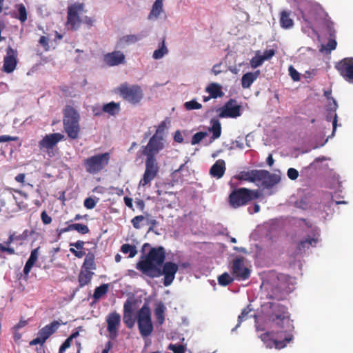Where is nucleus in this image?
<instances>
[{"mask_svg": "<svg viewBox=\"0 0 353 353\" xmlns=\"http://www.w3.org/2000/svg\"><path fill=\"white\" fill-rule=\"evenodd\" d=\"M280 25L283 28L289 29L294 26L293 20L290 17V12L282 11L280 17Z\"/></svg>", "mask_w": 353, "mask_h": 353, "instance_id": "nucleus-32", "label": "nucleus"}, {"mask_svg": "<svg viewBox=\"0 0 353 353\" xmlns=\"http://www.w3.org/2000/svg\"><path fill=\"white\" fill-rule=\"evenodd\" d=\"M123 323L128 328H132L135 323V320L133 318V312L132 304L129 301H127L123 305Z\"/></svg>", "mask_w": 353, "mask_h": 353, "instance_id": "nucleus-21", "label": "nucleus"}, {"mask_svg": "<svg viewBox=\"0 0 353 353\" xmlns=\"http://www.w3.org/2000/svg\"><path fill=\"white\" fill-rule=\"evenodd\" d=\"M260 170H252L250 171L240 172L235 177L238 180L255 183L257 179H261L263 172H259Z\"/></svg>", "mask_w": 353, "mask_h": 353, "instance_id": "nucleus-20", "label": "nucleus"}, {"mask_svg": "<svg viewBox=\"0 0 353 353\" xmlns=\"http://www.w3.org/2000/svg\"><path fill=\"white\" fill-rule=\"evenodd\" d=\"M39 247L32 250L30 253V256L26 261L24 268L23 273L25 275H28L30 272L32 268L34 266L36 261L38 260Z\"/></svg>", "mask_w": 353, "mask_h": 353, "instance_id": "nucleus-24", "label": "nucleus"}, {"mask_svg": "<svg viewBox=\"0 0 353 353\" xmlns=\"http://www.w3.org/2000/svg\"><path fill=\"white\" fill-rule=\"evenodd\" d=\"M59 325L60 323L57 321H53L50 324L46 325L39 331L38 336L32 340L30 342V345H43L51 335L57 332Z\"/></svg>", "mask_w": 353, "mask_h": 353, "instance_id": "nucleus-11", "label": "nucleus"}, {"mask_svg": "<svg viewBox=\"0 0 353 353\" xmlns=\"http://www.w3.org/2000/svg\"><path fill=\"white\" fill-rule=\"evenodd\" d=\"M266 305L268 307L266 314L269 321L274 324L279 333H285L286 341H292L294 327L288 307L276 301L268 302Z\"/></svg>", "mask_w": 353, "mask_h": 353, "instance_id": "nucleus-3", "label": "nucleus"}, {"mask_svg": "<svg viewBox=\"0 0 353 353\" xmlns=\"http://www.w3.org/2000/svg\"><path fill=\"white\" fill-rule=\"evenodd\" d=\"M69 250L72 254L79 259L82 258L85 254V252L82 251V250H76L74 248H70Z\"/></svg>", "mask_w": 353, "mask_h": 353, "instance_id": "nucleus-58", "label": "nucleus"}, {"mask_svg": "<svg viewBox=\"0 0 353 353\" xmlns=\"http://www.w3.org/2000/svg\"><path fill=\"white\" fill-rule=\"evenodd\" d=\"M207 136V132H199L195 133L192 138L191 143L192 145L198 144L203 139Z\"/></svg>", "mask_w": 353, "mask_h": 353, "instance_id": "nucleus-44", "label": "nucleus"}, {"mask_svg": "<svg viewBox=\"0 0 353 353\" xmlns=\"http://www.w3.org/2000/svg\"><path fill=\"white\" fill-rule=\"evenodd\" d=\"M72 341L68 337L65 339V341L61 345L59 353H64L65 350L68 348L71 345Z\"/></svg>", "mask_w": 353, "mask_h": 353, "instance_id": "nucleus-56", "label": "nucleus"}, {"mask_svg": "<svg viewBox=\"0 0 353 353\" xmlns=\"http://www.w3.org/2000/svg\"><path fill=\"white\" fill-rule=\"evenodd\" d=\"M143 37V34L125 35L120 39V42L125 44H132L142 39Z\"/></svg>", "mask_w": 353, "mask_h": 353, "instance_id": "nucleus-38", "label": "nucleus"}, {"mask_svg": "<svg viewBox=\"0 0 353 353\" xmlns=\"http://www.w3.org/2000/svg\"><path fill=\"white\" fill-rule=\"evenodd\" d=\"M41 219L43 224L48 225L52 222V218L47 214L46 211H43L41 214Z\"/></svg>", "mask_w": 353, "mask_h": 353, "instance_id": "nucleus-55", "label": "nucleus"}, {"mask_svg": "<svg viewBox=\"0 0 353 353\" xmlns=\"http://www.w3.org/2000/svg\"><path fill=\"white\" fill-rule=\"evenodd\" d=\"M165 307L163 303L160 302L157 304L154 309V315L159 325H162L165 321Z\"/></svg>", "mask_w": 353, "mask_h": 353, "instance_id": "nucleus-33", "label": "nucleus"}, {"mask_svg": "<svg viewBox=\"0 0 353 353\" xmlns=\"http://www.w3.org/2000/svg\"><path fill=\"white\" fill-rule=\"evenodd\" d=\"M116 93L125 101L136 105L139 103L143 97V90L139 85H130L125 82L121 83L116 89Z\"/></svg>", "mask_w": 353, "mask_h": 353, "instance_id": "nucleus-7", "label": "nucleus"}, {"mask_svg": "<svg viewBox=\"0 0 353 353\" xmlns=\"http://www.w3.org/2000/svg\"><path fill=\"white\" fill-rule=\"evenodd\" d=\"M184 107L188 110H199L202 108V105L198 103L195 99L187 101L184 103Z\"/></svg>", "mask_w": 353, "mask_h": 353, "instance_id": "nucleus-43", "label": "nucleus"}, {"mask_svg": "<svg viewBox=\"0 0 353 353\" xmlns=\"http://www.w3.org/2000/svg\"><path fill=\"white\" fill-rule=\"evenodd\" d=\"M39 43L41 46H42L44 48L45 50H49V39L46 36H41L39 38Z\"/></svg>", "mask_w": 353, "mask_h": 353, "instance_id": "nucleus-54", "label": "nucleus"}, {"mask_svg": "<svg viewBox=\"0 0 353 353\" xmlns=\"http://www.w3.org/2000/svg\"><path fill=\"white\" fill-rule=\"evenodd\" d=\"M287 175L291 180H295L299 176V172L294 168H289L287 172Z\"/></svg>", "mask_w": 353, "mask_h": 353, "instance_id": "nucleus-53", "label": "nucleus"}, {"mask_svg": "<svg viewBox=\"0 0 353 353\" xmlns=\"http://www.w3.org/2000/svg\"><path fill=\"white\" fill-rule=\"evenodd\" d=\"M319 234H314L312 237L308 236L305 239L301 241L298 245L297 249L299 251H305L306 249H309L310 246L314 247L319 241Z\"/></svg>", "mask_w": 353, "mask_h": 353, "instance_id": "nucleus-23", "label": "nucleus"}, {"mask_svg": "<svg viewBox=\"0 0 353 353\" xmlns=\"http://www.w3.org/2000/svg\"><path fill=\"white\" fill-rule=\"evenodd\" d=\"M135 204L141 211L144 210L145 205L143 200L138 199L135 201Z\"/></svg>", "mask_w": 353, "mask_h": 353, "instance_id": "nucleus-63", "label": "nucleus"}, {"mask_svg": "<svg viewBox=\"0 0 353 353\" xmlns=\"http://www.w3.org/2000/svg\"><path fill=\"white\" fill-rule=\"evenodd\" d=\"M277 334H279L278 332ZM279 337L283 339V340H277L274 339L273 332H270L261 334L260 338L261 341L264 343V344L266 345V347H272V346H275V347L277 349H281L285 347L287 343H288L291 341H286L285 333H279Z\"/></svg>", "mask_w": 353, "mask_h": 353, "instance_id": "nucleus-16", "label": "nucleus"}, {"mask_svg": "<svg viewBox=\"0 0 353 353\" xmlns=\"http://www.w3.org/2000/svg\"><path fill=\"white\" fill-rule=\"evenodd\" d=\"M166 129V123L163 121L158 125L156 132L150 138L147 145L141 147V154L145 158V169L139 181L140 186L149 184L158 175L159 167L156 157L164 148L161 136Z\"/></svg>", "mask_w": 353, "mask_h": 353, "instance_id": "nucleus-2", "label": "nucleus"}, {"mask_svg": "<svg viewBox=\"0 0 353 353\" xmlns=\"http://www.w3.org/2000/svg\"><path fill=\"white\" fill-rule=\"evenodd\" d=\"M220 118H236L241 116V105L234 99H230L217 110Z\"/></svg>", "mask_w": 353, "mask_h": 353, "instance_id": "nucleus-13", "label": "nucleus"}, {"mask_svg": "<svg viewBox=\"0 0 353 353\" xmlns=\"http://www.w3.org/2000/svg\"><path fill=\"white\" fill-rule=\"evenodd\" d=\"M250 311H251V310L249 309L248 307H245L242 310L241 314L238 317V324L236 325V327H238L240 325V324L241 323V322L245 319L247 315L249 314V312Z\"/></svg>", "mask_w": 353, "mask_h": 353, "instance_id": "nucleus-51", "label": "nucleus"}, {"mask_svg": "<svg viewBox=\"0 0 353 353\" xmlns=\"http://www.w3.org/2000/svg\"><path fill=\"white\" fill-rule=\"evenodd\" d=\"M109 289V285L104 283L101 285L99 287H97L94 290V294H93V299L94 300V302H97L99 301L103 296L107 294Z\"/></svg>", "mask_w": 353, "mask_h": 353, "instance_id": "nucleus-35", "label": "nucleus"}, {"mask_svg": "<svg viewBox=\"0 0 353 353\" xmlns=\"http://www.w3.org/2000/svg\"><path fill=\"white\" fill-rule=\"evenodd\" d=\"M19 140L18 137H11L9 135H1L0 136V143L3 142H8L11 141H17Z\"/></svg>", "mask_w": 353, "mask_h": 353, "instance_id": "nucleus-60", "label": "nucleus"}, {"mask_svg": "<svg viewBox=\"0 0 353 353\" xmlns=\"http://www.w3.org/2000/svg\"><path fill=\"white\" fill-rule=\"evenodd\" d=\"M17 12L14 13L12 17L23 24L28 19V12L26 6L23 3H18L15 5Z\"/></svg>", "mask_w": 353, "mask_h": 353, "instance_id": "nucleus-27", "label": "nucleus"}, {"mask_svg": "<svg viewBox=\"0 0 353 353\" xmlns=\"http://www.w3.org/2000/svg\"><path fill=\"white\" fill-rule=\"evenodd\" d=\"M163 0H155L148 16L149 19H157L160 16L163 10Z\"/></svg>", "mask_w": 353, "mask_h": 353, "instance_id": "nucleus-30", "label": "nucleus"}, {"mask_svg": "<svg viewBox=\"0 0 353 353\" xmlns=\"http://www.w3.org/2000/svg\"><path fill=\"white\" fill-rule=\"evenodd\" d=\"M259 172H263L261 179H257V181L262 182V186L266 189H270L280 181V177L274 174H270V172L264 170H260Z\"/></svg>", "mask_w": 353, "mask_h": 353, "instance_id": "nucleus-19", "label": "nucleus"}, {"mask_svg": "<svg viewBox=\"0 0 353 353\" xmlns=\"http://www.w3.org/2000/svg\"><path fill=\"white\" fill-rule=\"evenodd\" d=\"M121 251L124 254H129L130 258L134 257L137 254L136 246L128 243H125L121 245Z\"/></svg>", "mask_w": 353, "mask_h": 353, "instance_id": "nucleus-39", "label": "nucleus"}, {"mask_svg": "<svg viewBox=\"0 0 353 353\" xmlns=\"http://www.w3.org/2000/svg\"><path fill=\"white\" fill-rule=\"evenodd\" d=\"M103 61L108 66L119 65L125 62V55L121 51H113L104 55Z\"/></svg>", "mask_w": 353, "mask_h": 353, "instance_id": "nucleus-18", "label": "nucleus"}, {"mask_svg": "<svg viewBox=\"0 0 353 353\" xmlns=\"http://www.w3.org/2000/svg\"><path fill=\"white\" fill-rule=\"evenodd\" d=\"M260 72L259 70L254 72H247L241 78V86L244 89L249 88L252 83L258 78Z\"/></svg>", "mask_w": 353, "mask_h": 353, "instance_id": "nucleus-25", "label": "nucleus"}, {"mask_svg": "<svg viewBox=\"0 0 353 353\" xmlns=\"http://www.w3.org/2000/svg\"><path fill=\"white\" fill-rule=\"evenodd\" d=\"M110 159V154L109 152L100 153L84 159L83 165L87 172L96 174L108 166Z\"/></svg>", "mask_w": 353, "mask_h": 353, "instance_id": "nucleus-6", "label": "nucleus"}, {"mask_svg": "<svg viewBox=\"0 0 353 353\" xmlns=\"http://www.w3.org/2000/svg\"><path fill=\"white\" fill-rule=\"evenodd\" d=\"M287 294L285 291L281 290L279 287H275L268 294V298L272 300L281 301L286 299Z\"/></svg>", "mask_w": 353, "mask_h": 353, "instance_id": "nucleus-34", "label": "nucleus"}, {"mask_svg": "<svg viewBox=\"0 0 353 353\" xmlns=\"http://www.w3.org/2000/svg\"><path fill=\"white\" fill-rule=\"evenodd\" d=\"M174 140L176 142L179 143H183V137L179 130H177L175 132L174 136Z\"/></svg>", "mask_w": 353, "mask_h": 353, "instance_id": "nucleus-62", "label": "nucleus"}, {"mask_svg": "<svg viewBox=\"0 0 353 353\" xmlns=\"http://www.w3.org/2000/svg\"><path fill=\"white\" fill-rule=\"evenodd\" d=\"M289 74L292 78V79L294 81H299L301 79L299 72L292 66L290 65L289 67Z\"/></svg>", "mask_w": 353, "mask_h": 353, "instance_id": "nucleus-50", "label": "nucleus"}, {"mask_svg": "<svg viewBox=\"0 0 353 353\" xmlns=\"http://www.w3.org/2000/svg\"><path fill=\"white\" fill-rule=\"evenodd\" d=\"M168 350L172 351L174 353H185V347L181 344H170L168 347Z\"/></svg>", "mask_w": 353, "mask_h": 353, "instance_id": "nucleus-45", "label": "nucleus"}, {"mask_svg": "<svg viewBox=\"0 0 353 353\" xmlns=\"http://www.w3.org/2000/svg\"><path fill=\"white\" fill-rule=\"evenodd\" d=\"M331 38L328 40L326 46H322L321 48L320 49L321 52H325L326 54L330 53L331 51L336 49L337 43L336 39H334V32L332 34H330Z\"/></svg>", "mask_w": 353, "mask_h": 353, "instance_id": "nucleus-37", "label": "nucleus"}, {"mask_svg": "<svg viewBox=\"0 0 353 353\" xmlns=\"http://www.w3.org/2000/svg\"><path fill=\"white\" fill-rule=\"evenodd\" d=\"M83 3H75L68 8L67 25L71 30H77L82 23L79 14L83 11Z\"/></svg>", "mask_w": 353, "mask_h": 353, "instance_id": "nucleus-9", "label": "nucleus"}, {"mask_svg": "<svg viewBox=\"0 0 353 353\" xmlns=\"http://www.w3.org/2000/svg\"><path fill=\"white\" fill-rule=\"evenodd\" d=\"M145 219V216H143V215H138V216H134L132 220H131V223L133 225V227L137 229V230H139L141 228V222H142L143 221H144Z\"/></svg>", "mask_w": 353, "mask_h": 353, "instance_id": "nucleus-47", "label": "nucleus"}, {"mask_svg": "<svg viewBox=\"0 0 353 353\" xmlns=\"http://www.w3.org/2000/svg\"><path fill=\"white\" fill-rule=\"evenodd\" d=\"M264 60L261 55H256L250 61V65L252 68H256L262 65Z\"/></svg>", "mask_w": 353, "mask_h": 353, "instance_id": "nucleus-48", "label": "nucleus"}, {"mask_svg": "<svg viewBox=\"0 0 353 353\" xmlns=\"http://www.w3.org/2000/svg\"><path fill=\"white\" fill-rule=\"evenodd\" d=\"M6 54L3 58V64L1 70L6 73H12L17 68L18 53L17 50L13 49L10 46L6 50Z\"/></svg>", "mask_w": 353, "mask_h": 353, "instance_id": "nucleus-14", "label": "nucleus"}, {"mask_svg": "<svg viewBox=\"0 0 353 353\" xmlns=\"http://www.w3.org/2000/svg\"><path fill=\"white\" fill-rule=\"evenodd\" d=\"M63 139L64 135L59 132L46 134L39 141L38 145L40 150H46L49 157H52L53 148Z\"/></svg>", "mask_w": 353, "mask_h": 353, "instance_id": "nucleus-10", "label": "nucleus"}, {"mask_svg": "<svg viewBox=\"0 0 353 353\" xmlns=\"http://www.w3.org/2000/svg\"><path fill=\"white\" fill-rule=\"evenodd\" d=\"M335 68L346 81L353 83V57H346L338 61Z\"/></svg>", "mask_w": 353, "mask_h": 353, "instance_id": "nucleus-12", "label": "nucleus"}, {"mask_svg": "<svg viewBox=\"0 0 353 353\" xmlns=\"http://www.w3.org/2000/svg\"><path fill=\"white\" fill-rule=\"evenodd\" d=\"M3 252H7L8 254L12 255L15 254V250L13 248L4 246L0 243V258L4 259L5 256L2 255Z\"/></svg>", "mask_w": 353, "mask_h": 353, "instance_id": "nucleus-49", "label": "nucleus"}, {"mask_svg": "<svg viewBox=\"0 0 353 353\" xmlns=\"http://www.w3.org/2000/svg\"><path fill=\"white\" fill-rule=\"evenodd\" d=\"M168 49H167V48L165 47V41L163 40L162 42H161V46L159 49L154 50V52L153 53V55H152V57L154 59H160L165 54H166L168 53Z\"/></svg>", "mask_w": 353, "mask_h": 353, "instance_id": "nucleus-40", "label": "nucleus"}, {"mask_svg": "<svg viewBox=\"0 0 353 353\" xmlns=\"http://www.w3.org/2000/svg\"><path fill=\"white\" fill-rule=\"evenodd\" d=\"M274 54L275 50L274 49H270L265 50L263 54L261 55V57H263V59L265 61L271 59Z\"/></svg>", "mask_w": 353, "mask_h": 353, "instance_id": "nucleus-57", "label": "nucleus"}, {"mask_svg": "<svg viewBox=\"0 0 353 353\" xmlns=\"http://www.w3.org/2000/svg\"><path fill=\"white\" fill-rule=\"evenodd\" d=\"M107 330L111 339H114L118 335L121 323V316L117 312H110L106 317Z\"/></svg>", "mask_w": 353, "mask_h": 353, "instance_id": "nucleus-17", "label": "nucleus"}, {"mask_svg": "<svg viewBox=\"0 0 353 353\" xmlns=\"http://www.w3.org/2000/svg\"><path fill=\"white\" fill-rule=\"evenodd\" d=\"M137 325L139 333L143 338L149 336L153 332L151 312L147 303H144L138 311Z\"/></svg>", "mask_w": 353, "mask_h": 353, "instance_id": "nucleus-8", "label": "nucleus"}, {"mask_svg": "<svg viewBox=\"0 0 353 353\" xmlns=\"http://www.w3.org/2000/svg\"><path fill=\"white\" fill-rule=\"evenodd\" d=\"M145 220H146V223L148 225H150L149 228H148V232H153L154 231V228L158 225V221L154 219H152L151 218V215L149 214H147L145 216Z\"/></svg>", "mask_w": 353, "mask_h": 353, "instance_id": "nucleus-46", "label": "nucleus"}, {"mask_svg": "<svg viewBox=\"0 0 353 353\" xmlns=\"http://www.w3.org/2000/svg\"><path fill=\"white\" fill-rule=\"evenodd\" d=\"M96 268L95 256L94 253L90 252L85 254L81 269L92 271L96 270Z\"/></svg>", "mask_w": 353, "mask_h": 353, "instance_id": "nucleus-28", "label": "nucleus"}, {"mask_svg": "<svg viewBox=\"0 0 353 353\" xmlns=\"http://www.w3.org/2000/svg\"><path fill=\"white\" fill-rule=\"evenodd\" d=\"M104 112L108 113L110 115H114L120 110V105L119 103L114 101L104 104L102 108Z\"/></svg>", "mask_w": 353, "mask_h": 353, "instance_id": "nucleus-36", "label": "nucleus"}, {"mask_svg": "<svg viewBox=\"0 0 353 353\" xmlns=\"http://www.w3.org/2000/svg\"><path fill=\"white\" fill-rule=\"evenodd\" d=\"M233 278L228 272H225L218 277L219 284L222 286H227L233 281Z\"/></svg>", "mask_w": 353, "mask_h": 353, "instance_id": "nucleus-41", "label": "nucleus"}, {"mask_svg": "<svg viewBox=\"0 0 353 353\" xmlns=\"http://www.w3.org/2000/svg\"><path fill=\"white\" fill-rule=\"evenodd\" d=\"M72 230L77 231L81 234H86L90 232L88 225L82 223H72Z\"/></svg>", "mask_w": 353, "mask_h": 353, "instance_id": "nucleus-42", "label": "nucleus"}, {"mask_svg": "<svg viewBox=\"0 0 353 353\" xmlns=\"http://www.w3.org/2000/svg\"><path fill=\"white\" fill-rule=\"evenodd\" d=\"M94 273L92 271L82 270L80 271L78 276V282L80 288L88 285L92 279Z\"/></svg>", "mask_w": 353, "mask_h": 353, "instance_id": "nucleus-26", "label": "nucleus"}, {"mask_svg": "<svg viewBox=\"0 0 353 353\" xmlns=\"http://www.w3.org/2000/svg\"><path fill=\"white\" fill-rule=\"evenodd\" d=\"M96 205V202L91 197H88L84 201V206L89 210L93 209Z\"/></svg>", "mask_w": 353, "mask_h": 353, "instance_id": "nucleus-52", "label": "nucleus"}, {"mask_svg": "<svg viewBox=\"0 0 353 353\" xmlns=\"http://www.w3.org/2000/svg\"><path fill=\"white\" fill-rule=\"evenodd\" d=\"M260 194L258 190L246 188H234L229 194L228 203L231 208L237 209L248 205L253 200L259 199Z\"/></svg>", "mask_w": 353, "mask_h": 353, "instance_id": "nucleus-5", "label": "nucleus"}, {"mask_svg": "<svg viewBox=\"0 0 353 353\" xmlns=\"http://www.w3.org/2000/svg\"><path fill=\"white\" fill-rule=\"evenodd\" d=\"M225 163L223 159L217 160L210 169L211 176L217 179H221L225 172Z\"/></svg>", "mask_w": 353, "mask_h": 353, "instance_id": "nucleus-22", "label": "nucleus"}, {"mask_svg": "<svg viewBox=\"0 0 353 353\" xmlns=\"http://www.w3.org/2000/svg\"><path fill=\"white\" fill-rule=\"evenodd\" d=\"M85 245V242L81 240H78L74 243H70V248H75L76 250H83Z\"/></svg>", "mask_w": 353, "mask_h": 353, "instance_id": "nucleus-59", "label": "nucleus"}, {"mask_svg": "<svg viewBox=\"0 0 353 353\" xmlns=\"http://www.w3.org/2000/svg\"><path fill=\"white\" fill-rule=\"evenodd\" d=\"M212 125L209 130L212 133V139H216L220 137L221 134V125L216 119H212L210 121Z\"/></svg>", "mask_w": 353, "mask_h": 353, "instance_id": "nucleus-31", "label": "nucleus"}, {"mask_svg": "<svg viewBox=\"0 0 353 353\" xmlns=\"http://www.w3.org/2000/svg\"><path fill=\"white\" fill-rule=\"evenodd\" d=\"M165 257L166 252L163 246L152 248L148 253L142 256L137 263L136 268L150 279L163 275V285L169 286L174 280L179 266L171 261L164 263Z\"/></svg>", "mask_w": 353, "mask_h": 353, "instance_id": "nucleus-1", "label": "nucleus"}, {"mask_svg": "<svg viewBox=\"0 0 353 353\" xmlns=\"http://www.w3.org/2000/svg\"><path fill=\"white\" fill-rule=\"evenodd\" d=\"M123 200H124V203L125 204L126 206H128L129 208L132 209L134 210L133 209V200L132 198L130 197H128V196H125L123 198Z\"/></svg>", "mask_w": 353, "mask_h": 353, "instance_id": "nucleus-64", "label": "nucleus"}, {"mask_svg": "<svg viewBox=\"0 0 353 353\" xmlns=\"http://www.w3.org/2000/svg\"><path fill=\"white\" fill-rule=\"evenodd\" d=\"M70 231H72V223L69 224L65 228L57 230V234H58L59 237H60L62 234L68 232H70Z\"/></svg>", "mask_w": 353, "mask_h": 353, "instance_id": "nucleus-61", "label": "nucleus"}, {"mask_svg": "<svg viewBox=\"0 0 353 353\" xmlns=\"http://www.w3.org/2000/svg\"><path fill=\"white\" fill-rule=\"evenodd\" d=\"M205 92H208L213 99L221 97L223 96V92L221 90V86L216 83H210L206 88Z\"/></svg>", "mask_w": 353, "mask_h": 353, "instance_id": "nucleus-29", "label": "nucleus"}, {"mask_svg": "<svg viewBox=\"0 0 353 353\" xmlns=\"http://www.w3.org/2000/svg\"><path fill=\"white\" fill-rule=\"evenodd\" d=\"M232 274L234 277L239 281L249 279L250 270L245 266L244 261L242 257H238L233 260Z\"/></svg>", "mask_w": 353, "mask_h": 353, "instance_id": "nucleus-15", "label": "nucleus"}, {"mask_svg": "<svg viewBox=\"0 0 353 353\" xmlns=\"http://www.w3.org/2000/svg\"><path fill=\"white\" fill-rule=\"evenodd\" d=\"M63 124L65 132L71 139L79 138L80 132V116L77 110L69 105H65L63 111Z\"/></svg>", "mask_w": 353, "mask_h": 353, "instance_id": "nucleus-4", "label": "nucleus"}]
</instances>
